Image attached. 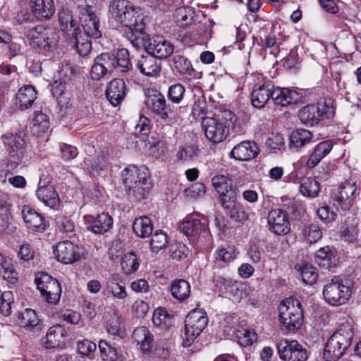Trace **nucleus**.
Wrapping results in <instances>:
<instances>
[{
	"instance_id": "1",
	"label": "nucleus",
	"mask_w": 361,
	"mask_h": 361,
	"mask_svg": "<svg viewBox=\"0 0 361 361\" xmlns=\"http://www.w3.org/2000/svg\"><path fill=\"white\" fill-rule=\"evenodd\" d=\"M353 328L350 322L341 324L327 341L324 358L326 361H336L350 346L353 338Z\"/></svg>"
},
{
	"instance_id": "2",
	"label": "nucleus",
	"mask_w": 361,
	"mask_h": 361,
	"mask_svg": "<svg viewBox=\"0 0 361 361\" xmlns=\"http://www.w3.org/2000/svg\"><path fill=\"white\" fill-rule=\"evenodd\" d=\"M122 179L129 195L141 200L148 193L149 183L148 173L145 169L129 165L122 171Z\"/></svg>"
},
{
	"instance_id": "3",
	"label": "nucleus",
	"mask_w": 361,
	"mask_h": 361,
	"mask_svg": "<svg viewBox=\"0 0 361 361\" xmlns=\"http://www.w3.org/2000/svg\"><path fill=\"white\" fill-rule=\"evenodd\" d=\"M145 104L159 119L170 126L178 121L176 113L170 104H166L164 95L159 90L148 88L145 90Z\"/></svg>"
},
{
	"instance_id": "4",
	"label": "nucleus",
	"mask_w": 361,
	"mask_h": 361,
	"mask_svg": "<svg viewBox=\"0 0 361 361\" xmlns=\"http://www.w3.org/2000/svg\"><path fill=\"white\" fill-rule=\"evenodd\" d=\"M279 317L281 330L291 332L298 329L302 322L303 310L296 299L287 298L279 307Z\"/></svg>"
},
{
	"instance_id": "5",
	"label": "nucleus",
	"mask_w": 361,
	"mask_h": 361,
	"mask_svg": "<svg viewBox=\"0 0 361 361\" xmlns=\"http://www.w3.org/2000/svg\"><path fill=\"white\" fill-rule=\"evenodd\" d=\"M140 15L128 0H112L109 5V22L113 25H136L137 18Z\"/></svg>"
},
{
	"instance_id": "6",
	"label": "nucleus",
	"mask_w": 361,
	"mask_h": 361,
	"mask_svg": "<svg viewBox=\"0 0 361 361\" xmlns=\"http://www.w3.org/2000/svg\"><path fill=\"white\" fill-rule=\"evenodd\" d=\"M25 35L34 49L44 51H53L56 48L59 40L58 31L42 25L28 29Z\"/></svg>"
},
{
	"instance_id": "7",
	"label": "nucleus",
	"mask_w": 361,
	"mask_h": 361,
	"mask_svg": "<svg viewBox=\"0 0 361 361\" xmlns=\"http://www.w3.org/2000/svg\"><path fill=\"white\" fill-rule=\"evenodd\" d=\"M2 141L7 153L8 166L12 169L20 165L27 155V145L22 132L7 133L2 135Z\"/></svg>"
},
{
	"instance_id": "8",
	"label": "nucleus",
	"mask_w": 361,
	"mask_h": 361,
	"mask_svg": "<svg viewBox=\"0 0 361 361\" xmlns=\"http://www.w3.org/2000/svg\"><path fill=\"white\" fill-rule=\"evenodd\" d=\"M323 297L332 306H341L348 302L353 294L350 285L339 276H334L323 287Z\"/></svg>"
},
{
	"instance_id": "9",
	"label": "nucleus",
	"mask_w": 361,
	"mask_h": 361,
	"mask_svg": "<svg viewBox=\"0 0 361 361\" xmlns=\"http://www.w3.org/2000/svg\"><path fill=\"white\" fill-rule=\"evenodd\" d=\"M95 59L107 73L114 70L121 73H127L133 68L130 60V54L126 49L118 50L116 55L111 53H102L97 56Z\"/></svg>"
},
{
	"instance_id": "10",
	"label": "nucleus",
	"mask_w": 361,
	"mask_h": 361,
	"mask_svg": "<svg viewBox=\"0 0 361 361\" xmlns=\"http://www.w3.org/2000/svg\"><path fill=\"white\" fill-rule=\"evenodd\" d=\"M208 324L207 313L202 309L190 311L185 320V336L188 343L194 341Z\"/></svg>"
},
{
	"instance_id": "11",
	"label": "nucleus",
	"mask_w": 361,
	"mask_h": 361,
	"mask_svg": "<svg viewBox=\"0 0 361 361\" xmlns=\"http://www.w3.org/2000/svg\"><path fill=\"white\" fill-rule=\"evenodd\" d=\"M35 282L37 289L49 303L56 304L61 295V287L59 281L48 274L42 273L37 276Z\"/></svg>"
},
{
	"instance_id": "12",
	"label": "nucleus",
	"mask_w": 361,
	"mask_h": 361,
	"mask_svg": "<svg viewBox=\"0 0 361 361\" xmlns=\"http://www.w3.org/2000/svg\"><path fill=\"white\" fill-rule=\"evenodd\" d=\"M276 349L279 357L285 361H307L308 357L306 349L295 340L281 339Z\"/></svg>"
},
{
	"instance_id": "13",
	"label": "nucleus",
	"mask_w": 361,
	"mask_h": 361,
	"mask_svg": "<svg viewBox=\"0 0 361 361\" xmlns=\"http://www.w3.org/2000/svg\"><path fill=\"white\" fill-rule=\"evenodd\" d=\"M202 128L207 140L219 143L224 141L228 135V126L213 117H204Z\"/></svg>"
},
{
	"instance_id": "14",
	"label": "nucleus",
	"mask_w": 361,
	"mask_h": 361,
	"mask_svg": "<svg viewBox=\"0 0 361 361\" xmlns=\"http://www.w3.org/2000/svg\"><path fill=\"white\" fill-rule=\"evenodd\" d=\"M329 110V104L325 102H320L304 106L299 111L298 116L302 123L312 126L323 119Z\"/></svg>"
},
{
	"instance_id": "15",
	"label": "nucleus",
	"mask_w": 361,
	"mask_h": 361,
	"mask_svg": "<svg viewBox=\"0 0 361 361\" xmlns=\"http://www.w3.org/2000/svg\"><path fill=\"white\" fill-rule=\"evenodd\" d=\"M269 230L277 235H285L290 231V223L283 209H273L268 213Z\"/></svg>"
},
{
	"instance_id": "16",
	"label": "nucleus",
	"mask_w": 361,
	"mask_h": 361,
	"mask_svg": "<svg viewBox=\"0 0 361 361\" xmlns=\"http://www.w3.org/2000/svg\"><path fill=\"white\" fill-rule=\"evenodd\" d=\"M173 45L161 35L149 37L145 45L146 51L158 59L169 57L173 54Z\"/></svg>"
},
{
	"instance_id": "17",
	"label": "nucleus",
	"mask_w": 361,
	"mask_h": 361,
	"mask_svg": "<svg viewBox=\"0 0 361 361\" xmlns=\"http://www.w3.org/2000/svg\"><path fill=\"white\" fill-rule=\"evenodd\" d=\"M357 184L353 180H347L338 187V194L334 198L335 202L343 210L349 209L356 197Z\"/></svg>"
},
{
	"instance_id": "18",
	"label": "nucleus",
	"mask_w": 361,
	"mask_h": 361,
	"mask_svg": "<svg viewBox=\"0 0 361 361\" xmlns=\"http://www.w3.org/2000/svg\"><path fill=\"white\" fill-rule=\"evenodd\" d=\"M56 259L63 264H72L81 257L79 247L68 240L59 243L54 250Z\"/></svg>"
},
{
	"instance_id": "19",
	"label": "nucleus",
	"mask_w": 361,
	"mask_h": 361,
	"mask_svg": "<svg viewBox=\"0 0 361 361\" xmlns=\"http://www.w3.org/2000/svg\"><path fill=\"white\" fill-rule=\"evenodd\" d=\"M87 229L95 234H104L113 226V219L107 213L102 212L96 217L92 215L84 216Z\"/></svg>"
},
{
	"instance_id": "20",
	"label": "nucleus",
	"mask_w": 361,
	"mask_h": 361,
	"mask_svg": "<svg viewBox=\"0 0 361 361\" xmlns=\"http://www.w3.org/2000/svg\"><path fill=\"white\" fill-rule=\"evenodd\" d=\"M83 13L80 17L81 25L85 37L99 38L102 36L99 21L90 8H82Z\"/></svg>"
},
{
	"instance_id": "21",
	"label": "nucleus",
	"mask_w": 361,
	"mask_h": 361,
	"mask_svg": "<svg viewBox=\"0 0 361 361\" xmlns=\"http://www.w3.org/2000/svg\"><path fill=\"white\" fill-rule=\"evenodd\" d=\"M58 18L62 32L68 36H75L81 29L76 18L73 17L72 11L66 6L59 9Z\"/></svg>"
},
{
	"instance_id": "22",
	"label": "nucleus",
	"mask_w": 361,
	"mask_h": 361,
	"mask_svg": "<svg viewBox=\"0 0 361 361\" xmlns=\"http://www.w3.org/2000/svg\"><path fill=\"white\" fill-rule=\"evenodd\" d=\"M136 66L142 75L147 77H156L161 70L159 59L148 53L147 55H142L138 59Z\"/></svg>"
},
{
	"instance_id": "23",
	"label": "nucleus",
	"mask_w": 361,
	"mask_h": 361,
	"mask_svg": "<svg viewBox=\"0 0 361 361\" xmlns=\"http://www.w3.org/2000/svg\"><path fill=\"white\" fill-rule=\"evenodd\" d=\"M271 99L276 105L286 106L289 104L298 102L300 99L297 91L289 88L274 87L271 91Z\"/></svg>"
},
{
	"instance_id": "24",
	"label": "nucleus",
	"mask_w": 361,
	"mask_h": 361,
	"mask_svg": "<svg viewBox=\"0 0 361 361\" xmlns=\"http://www.w3.org/2000/svg\"><path fill=\"white\" fill-rule=\"evenodd\" d=\"M259 152V148L255 142L244 141L235 145L230 154L236 160L248 161L256 157Z\"/></svg>"
},
{
	"instance_id": "25",
	"label": "nucleus",
	"mask_w": 361,
	"mask_h": 361,
	"mask_svg": "<svg viewBox=\"0 0 361 361\" xmlns=\"http://www.w3.org/2000/svg\"><path fill=\"white\" fill-rule=\"evenodd\" d=\"M22 217L27 228L37 232L45 231L46 224L44 218L30 206L24 205L23 207Z\"/></svg>"
},
{
	"instance_id": "26",
	"label": "nucleus",
	"mask_w": 361,
	"mask_h": 361,
	"mask_svg": "<svg viewBox=\"0 0 361 361\" xmlns=\"http://www.w3.org/2000/svg\"><path fill=\"white\" fill-rule=\"evenodd\" d=\"M132 339L144 353L153 348L154 335L146 326L137 327L133 332Z\"/></svg>"
},
{
	"instance_id": "27",
	"label": "nucleus",
	"mask_w": 361,
	"mask_h": 361,
	"mask_svg": "<svg viewBox=\"0 0 361 361\" xmlns=\"http://www.w3.org/2000/svg\"><path fill=\"white\" fill-rule=\"evenodd\" d=\"M126 95V83L121 79H114L107 85L106 96L114 106H118Z\"/></svg>"
},
{
	"instance_id": "28",
	"label": "nucleus",
	"mask_w": 361,
	"mask_h": 361,
	"mask_svg": "<svg viewBox=\"0 0 361 361\" xmlns=\"http://www.w3.org/2000/svg\"><path fill=\"white\" fill-rule=\"evenodd\" d=\"M32 13L39 20H47L51 18L55 12L53 0H31Z\"/></svg>"
},
{
	"instance_id": "29",
	"label": "nucleus",
	"mask_w": 361,
	"mask_h": 361,
	"mask_svg": "<svg viewBox=\"0 0 361 361\" xmlns=\"http://www.w3.org/2000/svg\"><path fill=\"white\" fill-rule=\"evenodd\" d=\"M66 336V331L63 326L54 325L48 329L42 341L43 345L47 349L54 348L63 342Z\"/></svg>"
},
{
	"instance_id": "30",
	"label": "nucleus",
	"mask_w": 361,
	"mask_h": 361,
	"mask_svg": "<svg viewBox=\"0 0 361 361\" xmlns=\"http://www.w3.org/2000/svg\"><path fill=\"white\" fill-rule=\"evenodd\" d=\"M179 228L185 235L196 236L207 233V221L206 219H189L183 221Z\"/></svg>"
},
{
	"instance_id": "31",
	"label": "nucleus",
	"mask_w": 361,
	"mask_h": 361,
	"mask_svg": "<svg viewBox=\"0 0 361 361\" xmlns=\"http://www.w3.org/2000/svg\"><path fill=\"white\" fill-rule=\"evenodd\" d=\"M273 85L269 82L260 85L251 94V102L253 106L260 109L264 107L271 99Z\"/></svg>"
},
{
	"instance_id": "32",
	"label": "nucleus",
	"mask_w": 361,
	"mask_h": 361,
	"mask_svg": "<svg viewBox=\"0 0 361 361\" xmlns=\"http://www.w3.org/2000/svg\"><path fill=\"white\" fill-rule=\"evenodd\" d=\"M38 199L46 206L55 209L59 205V197L52 185L47 187H38L36 191Z\"/></svg>"
},
{
	"instance_id": "33",
	"label": "nucleus",
	"mask_w": 361,
	"mask_h": 361,
	"mask_svg": "<svg viewBox=\"0 0 361 361\" xmlns=\"http://www.w3.org/2000/svg\"><path fill=\"white\" fill-rule=\"evenodd\" d=\"M333 143L330 140L319 142L314 147L307 161L306 166L307 168L312 169L315 167L331 151Z\"/></svg>"
},
{
	"instance_id": "34",
	"label": "nucleus",
	"mask_w": 361,
	"mask_h": 361,
	"mask_svg": "<svg viewBox=\"0 0 361 361\" xmlns=\"http://www.w3.org/2000/svg\"><path fill=\"white\" fill-rule=\"evenodd\" d=\"M137 23L132 26L123 25L127 28L126 32V38L130 42L132 45L135 48H139L141 45L143 37L141 35L143 34L145 24L143 22V17L136 18Z\"/></svg>"
},
{
	"instance_id": "35",
	"label": "nucleus",
	"mask_w": 361,
	"mask_h": 361,
	"mask_svg": "<svg viewBox=\"0 0 361 361\" xmlns=\"http://www.w3.org/2000/svg\"><path fill=\"white\" fill-rule=\"evenodd\" d=\"M216 288L221 295L225 297H234L238 295V288L236 281H233L230 279H226L221 276H216L214 279Z\"/></svg>"
},
{
	"instance_id": "36",
	"label": "nucleus",
	"mask_w": 361,
	"mask_h": 361,
	"mask_svg": "<svg viewBox=\"0 0 361 361\" xmlns=\"http://www.w3.org/2000/svg\"><path fill=\"white\" fill-rule=\"evenodd\" d=\"M10 284L16 283L18 280V273L10 258L0 253V276Z\"/></svg>"
},
{
	"instance_id": "37",
	"label": "nucleus",
	"mask_w": 361,
	"mask_h": 361,
	"mask_svg": "<svg viewBox=\"0 0 361 361\" xmlns=\"http://www.w3.org/2000/svg\"><path fill=\"white\" fill-rule=\"evenodd\" d=\"M37 98V92L31 85H24L20 87L16 94V104L21 110L28 109Z\"/></svg>"
},
{
	"instance_id": "38",
	"label": "nucleus",
	"mask_w": 361,
	"mask_h": 361,
	"mask_svg": "<svg viewBox=\"0 0 361 361\" xmlns=\"http://www.w3.org/2000/svg\"><path fill=\"white\" fill-rule=\"evenodd\" d=\"M312 133L306 129H297L290 135L289 147L290 149L298 151L312 139Z\"/></svg>"
},
{
	"instance_id": "39",
	"label": "nucleus",
	"mask_w": 361,
	"mask_h": 361,
	"mask_svg": "<svg viewBox=\"0 0 361 361\" xmlns=\"http://www.w3.org/2000/svg\"><path fill=\"white\" fill-rule=\"evenodd\" d=\"M101 358L103 361H126V355L118 352L117 349L104 340L98 344Z\"/></svg>"
},
{
	"instance_id": "40",
	"label": "nucleus",
	"mask_w": 361,
	"mask_h": 361,
	"mask_svg": "<svg viewBox=\"0 0 361 361\" xmlns=\"http://www.w3.org/2000/svg\"><path fill=\"white\" fill-rule=\"evenodd\" d=\"M18 324L27 331H34L39 329L40 320L34 310L25 309L18 316Z\"/></svg>"
},
{
	"instance_id": "41",
	"label": "nucleus",
	"mask_w": 361,
	"mask_h": 361,
	"mask_svg": "<svg viewBox=\"0 0 361 361\" xmlns=\"http://www.w3.org/2000/svg\"><path fill=\"white\" fill-rule=\"evenodd\" d=\"M172 296L179 302L188 299L191 293L190 283L185 279L174 280L171 284Z\"/></svg>"
},
{
	"instance_id": "42",
	"label": "nucleus",
	"mask_w": 361,
	"mask_h": 361,
	"mask_svg": "<svg viewBox=\"0 0 361 361\" xmlns=\"http://www.w3.org/2000/svg\"><path fill=\"white\" fill-rule=\"evenodd\" d=\"M133 230L135 234L140 238L149 237L153 230L151 219L147 216L136 218L133 224Z\"/></svg>"
},
{
	"instance_id": "43",
	"label": "nucleus",
	"mask_w": 361,
	"mask_h": 361,
	"mask_svg": "<svg viewBox=\"0 0 361 361\" xmlns=\"http://www.w3.org/2000/svg\"><path fill=\"white\" fill-rule=\"evenodd\" d=\"M49 128V119L48 116L42 112L36 111L32 119V125L30 127L32 133L37 137H40L47 132Z\"/></svg>"
},
{
	"instance_id": "44",
	"label": "nucleus",
	"mask_w": 361,
	"mask_h": 361,
	"mask_svg": "<svg viewBox=\"0 0 361 361\" xmlns=\"http://www.w3.org/2000/svg\"><path fill=\"white\" fill-rule=\"evenodd\" d=\"M320 190L319 183L310 177H304L300 180V191L306 197H314Z\"/></svg>"
},
{
	"instance_id": "45",
	"label": "nucleus",
	"mask_w": 361,
	"mask_h": 361,
	"mask_svg": "<svg viewBox=\"0 0 361 361\" xmlns=\"http://www.w3.org/2000/svg\"><path fill=\"white\" fill-rule=\"evenodd\" d=\"M153 323L163 329H169L173 324L172 317L162 307L156 309L152 317Z\"/></svg>"
},
{
	"instance_id": "46",
	"label": "nucleus",
	"mask_w": 361,
	"mask_h": 361,
	"mask_svg": "<svg viewBox=\"0 0 361 361\" xmlns=\"http://www.w3.org/2000/svg\"><path fill=\"white\" fill-rule=\"evenodd\" d=\"M71 37L74 40V44L80 56H85L90 52L92 49L91 41L89 39V37L82 35L81 30L78 32L75 36Z\"/></svg>"
},
{
	"instance_id": "47",
	"label": "nucleus",
	"mask_w": 361,
	"mask_h": 361,
	"mask_svg": "<svg viewBox=\"0 0 361 361\" xmlns=\"http://www.w3.org/2000/svg\"><path fill=\"white\" fill-rule=\"evenodd\" d=\"M173 67L180 74L191 75L194 68L191 62L183 55H175L173 58Z\"/></svg>"
},
{
	"instance_id": "48",
	"label": "nucleus",
	"mask_w": 361,
	"mask_h": 361,
	"mask_svg": "<svg viewBox=\"0 0 361 361\" xmlns=\"http://www.w3.org/2000/svg\"><path fill=\"white\" fill-rule=\"evenodd\" d=\"M121 267L126 274L134 273L139 267V262L135 253L133 252L126 253L121 259Z\"/></svg>"
},
{
	"instance_id": "49",
	"label": "nucleus",
	"mask_w": 361,
	"mask_h": 361,
	"mask_svg": "<svg viewBox=\"0 0 361 361\" xmlns=\"http://www.w3.org/2000/svg\"><path fill=\"white\" fill-rule=\"evenodd\" d=\"M297 267L305 284L312 285L317 281L318 274L314 267L310 264L296 265Z\"/></svg>"
},
{
	"instance_id": "50",
	"label": "nucleus",
	"mask_w": 361,
	"mask_h": 361,
	"mask_svg": "<svg viewBox=\"0 0 361 361\" xmlns=\"http://www.w3.org/2000/svg\"><path fill=\"white\" fill-rule=\"evenodd\" d=\"M334 257V252L329 246L321 247L315 255L317 263L324 268L330 267L331 260Z\"/></svg>"
},
{
	"instance_id": "51",
	"label": "nucleus",
	"mask_w": 361,
	"mask_h": 361,
	"mask_svg": "<svg viewBox=\"0 0 361 361\" xmlns=\"http://www.w3.org/2000/svg\"><path fill=\"white\" fill-rule=\"evenodd\" d=\"M226 213L231 219L240 224H244L249 220L250 213L240 203Z\"/></svg>"
},
{
	"instance_id": "52",
	"label": "nucleus",
	"mask_w": 361,
	"mask_h": 361,
	"mask_svg": "<svg viewBox=\"0 0 361 361\" xmlns=\"http://www.w3.org/2000/svg\"><path fill=\"white\" fill-rule=\"evenodd\" d=\"M109 283L110 290L114 297L123 300L128 296L126 288L122 284V281L117 275L113 276Z\"/></svg>"
},
{
	"instance_id": "53",
	"label": "nucleus",
	"mask_w": 361,
	"mask_h": 361,
	"mask_svg": "<svg viewBox=\"0 0 361 361\" xmlns=\"http://www.w3.org/2000/svg\"><path fill=\"white\" fill-rule=\"evenodd\" d=\"M198 154V149L193 145L181 146L179 147L176 157L182 161H193Z\"/></svg>"
},
{
	"instance_id": "54",
	"label": "nucleus",
	"mask_w": 361,
	"mask_h": 361,
	"mask_svg": "<svg viewBox=\"0 0 361 361\" xmlns=\"http://www.w3.org/2000/svg\"><path fill=\"white\" fill-rule=\"evenodd\" d=\"M212 185L219 194L225 193L231 189V180L224 175H216L212 180Z\"/></svg>"
},
{
	"instance_id": "55",
	"label": "nucleus",
	"mask_w": 361,
	"mask_h": 361,
	"mask_svg": "<svg viewBox=\"0 0 361 361\" xmlns=\"http://www.w3.org/2000/svg\"><path fill=\"white\" fill-rule=\"evenodd\" d=\"M214 256L217 261L229 263L235 259L237 254L233 247L227 246L216 250Z\"/></svg>"
},
{
	"instance_id": "56",
	"label": "nucleus",
	"mask_w": 361,
	"mask_h": 361,
	"mask_svg": "<svg viewBox=\"0 0 361 361\" xmlns=\"http://www.w3.org/2000/svg\"><path fill=\"white\" fill-rule=\"evenodd\" d=\"M322 236V231L316 224H310L303 230L304 239L309 244L317 243Z\"/></svg>"
},
{
	"instance_id": "57",
	"label": "nucleus",
	"mask_w": 361,
	"mask_h": 361,
	"mask_svg": "<svg viewBox=\"0 0 361 361\" xmlns=\"http://www.w3.org/2000/svg\"><path fill=\"white\" fill-rule=\"evenodd\" d=\"M167 243V236L166 233L162 231H157L152 237L150 245L152 251L158 252L159 250L165 247Z\"/></svg>"
},
{
	"instance_id": "58",
	"label": "nucleus",
	"mask_w": 361,
	"mask_h": 361,
	"mask_svg": "<svg viewBox=\"0 0 361 361\" xmlns=\"http://www.w3.org/2000/svg\"><path fill=\"white\" fill-rule=\"evenodd\" d=\"M219 202L226 212H228L238 203L236 200V194L231 189L228 192L219 194Z\"/></svg>"
},
{
	"instance_id": "59",
	"label": "nucleus",
	"mask_w": 361,
	"mask_h": 361,
	"mask_svg": "<svg viewBox=\"0 0 361 361\" xmlns=\"http://www.w3.org/2000/svg\"><path fill=\"white\" fill-rule=\"evenodd\" d=\"M189 253L188 247L181 242H176L170 247V256L172 259L181 260Z\"/></svg>"
},
{
	"instance_id": "60",
	"label": "nucleus",
	"mask_w": 361,
	"mask_h": 361,
	"mask_svg": "<svg viewBox=\"0 0 361 361\" xmlns=\"http://www.w3.org/2000/svg\"><path fill=\"white\" fill-rule=\"evenodd\" d=\"M185 87L180 83L172 85L168 90L169 99L176 104H179L185 94Z\"/></svg>"
},
{
	"instance_id": "61",
	"label": "nucleus",
	"mask_w": 361,
	"mask_h": 361,
	"mask_svg": "<svg viewBox=\"0 0 361 361\" xmlns=\"http://www.w3.org/2000/svg\"><path fill=\"white\" fill-rule=\"evenodd\" d=\"M238 343L243 347L251 345L257 340V334L253 330L243 329L237 334Z\"/></svg>"
},
{
	"instance_id": "62",
	"label": "nucleus",
	"mask_w": 361,
	"mask_h": 361,
	"mask_svg": "<svg viewBox=\"0 0 361 361\" xmlns=\"http://www.w3.org/2000/svg\"><path fill=\"white\" fill-rule=\"evenodd\" d=\"M56 224L59 231L63 233H72L75 230L74 222L66 216H59L56 219Z\"/></svg>"
},
{
	"instance_id": "63",
	"label": "nucleus",
	"mask_w": 361,
	"mask_h": 361,
	"mask_svg": "<svg viewBox=\"0 0 361 361\" xmlns=\"http://www.w3.org/2000/svg\"><path fill=\"white\" fill-rule=\"evenodd\" d=\"M285 140L283 135L280 133H271L266 140V145L271 149H281V147L284 145Z\"/></svg>"
},
{
	"instance_id": "64",
	"label": "nucleus",
	"mask_w": 361,
	"mask_h": 361,
	"mask_svg": "<svg viewBox=\"0 0 361 361\" xmlns=\"http://www.w3.org/2000/svg\"><path fill=\"white\" fill-rule=\"evenodd\" d=\"M206 192L205 186L202 183H195L185 190V193L188 197L196 198L204 195Z\"/></svg>"
}]
</instances>
